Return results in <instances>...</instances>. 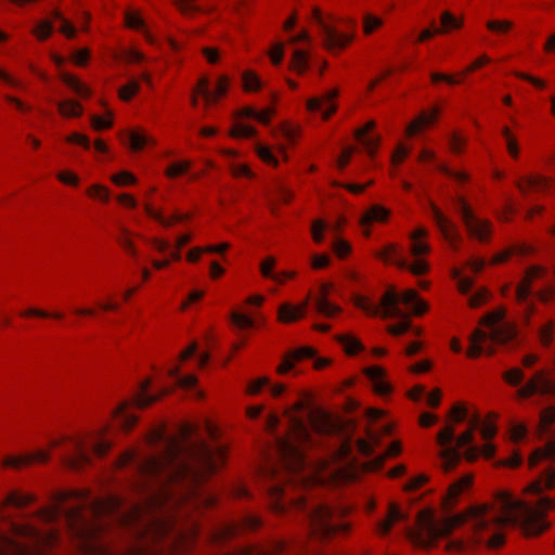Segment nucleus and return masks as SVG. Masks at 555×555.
Instances as JSON below:
<instances>
[{
  "instance_id": "obj_50",
  "label": "nucleus",
  "mask_w": 555,
  "mask_h": 555,
  "mask_svg": "<svg viewBox=\"0 0 555 555\" xmlns=\"http://www.w3.org/2000/svg\"><path fill=\"white\" fill-rule=\"evenodd\" d=\"M337 339L343 344L345 351L349 354H354L362 347L359 340L348 335L338 336Z\"/></svg>"
},
{
  "instance_id": "obj_46",
  "label": "nucleus",
  "mask_w": 555,
  "mask_h": 555,
  "mask_svg": "<svg viewBox=\"0 0 555 555\" xmlns=\"http://www.w3.org/2000/svg\"><path fill=\"white\" fill-rule=\"evenodd\" d=\"M554 332H555V323L553 321H548L543 326L539 328V338L541 344L548 348L554 338Z\"/></svg>"
},
{
  "instance_id": "obj_49",
  "label": "nucleus",
  "mask_w": 555,
  "mask_h": 555,
  "mask_svg": "<svg viewBox=\"0 0 555 555\" xmlns=\"http://www.w3.org/2000/svg\"><path fill=\"white\" fill-rule=\"evenodd\" d=\"M87 194L104 203L109 201V190L101 184H93L87 190Z\"/></svg>"
},
{
  "instance_id": "obj_39",
  "label": "nucleus",
  "mask_w": 555,
  "mask_h": 555,
  "mask_svg": "<svg viewBox=\"0 0 555 555\" xmlns=\"http://www.w3.org/2000/svg\"><path fill=\"white\" fill-rule=\"evenodd\" d=\"M62 81L70 88L76 94L88 98L91 94L90 89L80 82L76 77L69 74L62 75Z\"/></svg>"
},
{
  "instance_id": "obj_41",
  "label": "nucleus",
  "mask_w": 555,
  "mask_h": 555,
  "mask_svg": "<svg viewBox=\"0 0 555 555\" xmlns=\"http://www.w3.org/2000/svg\"><path fill=\"white\" fill-rule=\"evenodd\" d=\"M117 467L130 473L137 472L139 469V462L135 453L133 451L124 452L117 461Z\"/></svg>"
},
{
  "instance_id": "obj_7",
  "label": "nucleus",
  "mask_w": 555,
  "mask_h": 555,
  "mask_svg": "<svg viewBox=\"0 0 555 555\" xmlns=\"http://www.w3.org/2000/svg\"><path fill=\"white\" fill-rule=\"evenodd\" d=\"M112 442L105 437L104 430L86 434L69 439L62 454V462L70 469L79 470L90 464L91 455L103 456Z\"/></svg>"
},
{
  "instance_id": "obj_6",
  "label": "nucleus",
  "mask_w": 555,
  "mask_h": 555,
  "mask_svg": "<svg viewBox=\"0 0 555 555\" xmlns=\"http://www.w3.org/2000/svg\"><path fill=\"white\" fill-rule=\"evenodd\" d=\"M504 318L505 310L503 308L496 309L482 317L480 323L488 326L490 333L479 328L474 331L470 336V346L467 350L468 357L477 358L483 352L492 354L493 347L492 345H488V341L491 344L506 345L516 339V326L513 323L506 322Z\"/></svg>"
},
{
  "instance_id": "obj_13",
  "label": "nucleus",
  "mask_w": 555,
  "mask_h": 555,
  "mask_svg": "<svg viewBox=\"0 0 555 555\" xmlns=\"http://www.w3.org/2000/svg\"><path fill=\"white\" fill-rule=\"evenodd\" d=\"M537 392L555 396V383L546 377L543 371L537 372L531 379L517 390L520 398H529Z\"/></svg>"
},
{
  "instance_id": "obj_25",
  "label": "nucleus",
  "mask_w": 555,
  "mask_h": 555,
  "mask_svg": "<svg viewBox=\"0 0 555 555\" xmlns=\"http://www.w3.org/2000/svg\"><path fill=\"white\" fill-rule=\"evenodd\" d=\"M321 295L314 300L315 310L327 318L334 317L341 311L340 307L333 305L327 299L328 285L323 284L321 286Z\"/></svg>"
},
{
  "instance_id": "obj_62",
  "label": "nucleus",
  "mask_w": 555,
  "mask_h": 555,
  "mask_svg": "<svg viewBox=\"0 0 555 555\" xmlns=\"http://www.w3.org/2000/svg\"><path fill=\"white\" fill-rule=\"evenodd\" d=\"M325 227H326V224L322 220H315L312 222L311 234H312V238L315 243L320 244L323 242V238H324L323 231L325 230Z\"/></svg>"
},
{
  "instance_id": "obj_52",
  "label": "nucleus",
  "mask_w": 555,
  "mask_h": 555,
  "mask_svg": "<svg viewBox=\"0 0 555 555\" xmlns=\"http://www.w3.org/2000/svg\"><path fill=\"white\" fill-rule=\"evenodd\" d=\"M275 264V259L273 257H269L263 260L260 264L261 274L264 278L272 279L278 282H282L281 278L273 272V267Z\"/></svg>"
},
{
  "instance_id": "obj_43",
  "label": "nucleus",
  "mask_w": 555,
  "mask_h": 555,
  "mask_svg": "<svg viewBox=\"0 0 555 555\" xmlns=\"http://www.w3.org/2000/svg\"><path fill=\"white\" fill-rule=\"evenodd\" d=\"M57 107L64 117H77L82 114L81 105L73 100L61 101L57 103Z\"/></svg>"
},
{
  "instance_id": "obj_60",
  "label": "nucleus",
  "mask_w": 555,
  "mask_h": 555,
  "mask_svg": "<svg viewBox=\"0 0 555 555\" xmlns=\"http://www.w3.org/2000/svg\"><path fill=\"white\" fill-rule=\"evenodd\" d=\"M383 21L372 14H365L363 18V28L365 34H371L374 29L382 26Z\"/></svg>"
},
{
  "instance_id": "obj_63",
  "label": "nucleus",
  "mask_w": 555,
  "mask_h": 555,
  "mask_svg": "<svg viewBox=\"0 0 555 555\" xmlns=\"http://www.w3.org/2000/svg\"><path fill=\"white\" fill-rule=\"evenodd\" d=\"M178 5L184 14H194L203 10L196 0H180Z\"/></svg>"
},
{
  "instance_id": "obj_36",
  "label": "nucleus",
  "mask_w": 555,
  "mask_h": 555,
  "mask_svg": "<svg viewBox=\"0 0 555 555\" xmlns=\"http://www.w3.org/2000/svg\"><path fill=\"white\" fill-rule=\"evenodd\" d=\"M378 440H379V438L375 433L367 430V439H363V438L357 439L356 446H357L358 451L362 455L369 456L373 453L374 446L378 443Z\"/></svg>"
},
{
  "instance_id": "obj_48",
  "label": "nucleus",
  "mask_w": 555,
  "mask_h": 555,
  "mask_svg": "<svg viewBox=\"0 0 555 555\" xmlns=\"http://www.w3.org/2000/svg\"><path fill=\"white\" fill-rule=\"evenodd\" d=\"M242 79L246 91H257L261 88L260 78L253 72H244Z\"/></svg>"
},
{
  "instance_id": "obj_28",
  "label": "nucleus",
  "mask_w": 555,
  "mask_h": 555,
  "mask_svg": "<svg viewBox=\"0 0 555 555\" xmlns=\"http://www.w3.org/2000/svg\"><path fill=\"white\" fill-rule=\"evenodd\" d=\"M144 208L146 214L157 220L164 227H170L175 222H181L188 220L190 216L188 214H175L170 218L163 216L158 210L154 209L150 203H143L141 201V209Z\"/></svg>"
},
{
  "instance_id": "obj_30",
  "label": "nucleus",
  "mask_w": 555,
  "mask_h": 555,
  "mask_svg": "<svg viewBox=\"0 0 555 555\" xmlns=\"http://www.w3.org/2000/svg\"><path fill=\"white\" fill-rule=\"evenodd\" d=\"M551 181L545 177H528L518 182V189L522 194H527L529 191L542 192L550 188Z\"/></svg>"
},
{
  "instance_id": "obj_4",
  "label": "nucleus",
  "mask_w": 555,
  "mask_h": 555,
  "mask_svg": "<svg viewBox=\"0 0 555 555\" xmlns=\"http://www.w3.org/2000/svg\"><path fill=\"white\" fill-rule=\"evenodd\" d=\"M135 514L137 509L118 495L95 498L85 491H73L61 494L52 507L42 508L39 517L47 522L64 517L73 530L87 538L104 527L101 522L91 524V518L95 520L107 517L120 526L130 528L133 526Z\"/></svg>"
},
{
  "instance_id": "obj_14",
  "label": "nucleus",
  "mask_w": 555,
  "mask_h": 555,
  "mask_svg": "<svg viewBox=\"0 0 555 555\" xmlns=\"http://www.w3.org/2000/svg\"><path fill=\"white\" fill-rule=\"evenodd\" d=\"M338 96V90L333 89L321 96L311 98L307 101L306 107L311 113H320L323 119H328L336 112L334 100Z\"/></svg>"
},
{
  "instance_id": "obj_19",
  "label": "nucleus",
  "mask_w": 555,
  "mask_h": 555,
  "mask_svg": "<svg viewBox=\"0 0 555 555\" xmlns=\"http://www.w3.org/2000/svg\"><path fill=\"white\" fill-rule=\"evenodd\" d=\"M473 485V476L464 475L448 488V492L443 499L444 508L451 509L459 501L460 496L468 490Z\"/></svg>"
},
{
  "instance_id": "obj_51",
  "label": "nucleus",
  "mask_w": 555,
  "mask_h": 555,
  "mask_svg": "<svg viewBox=\"0 0 555 555\" xmlns=\"http://www.w3.org/2000/svg\"><path fill=\"white\" fill-rule=\"evenodd\" d=\"M111 180L118 186H126L130 184H134L137 182V178L130 173L129 171L122 170L116 175L111 177Z\"/></svg>"
},
{
  "instance_id": "obj_22",
  "label": "nucleus",
  "mask_w": 555,
  "mask_h": 555,
  "mask_svg": "<svg viewBox=\"0 0 555 555\" xmlns=\"http://www.w3.org/2000/svg\"><path fill=\"white\" fill-rule=\"evenodd\" d=\"M49 459L47 451L39 450L35 453H29L21 456H7L2 460V466L20 468L23 465H28L33 462H46Z\"/></svg>"
},
{
  "instance_id": "obj_35",
  "label": "nucleus",
  "mask_w": 555,
  "mask_h": 555,
  "mask_svg": "<svg viewBox=\"0 0 555 555\" xmlns=\"http://www.w3.org/2000/svg\"><path fill=\"white\" fill-rule=\"evenodd\" d=\"M35 501L33 494H22L18 492L9 493L5 499L1 502V507L12 505L15 507H24Z\"/></svg>"
},
{
  "instance_id": "obj_21",
  "label": "nucleus",
  "mask_w": 555,
  "mask_h": 555,
  "mask_svg": "<svg viewBox=\"0 0 555 555\" xmlns=\"http://www.w3.org/2000/svg\"><path fill=\"white\" fill-rule=\"evenodd\" d=\"M308 307V300H305L298 306H294L289 302L282 304L278 310L279 321L283 323L295 322L306 315Z\"/></svg>"
},
{
  "instance_id": "obj_47",
  "label": "nucleus",
  "mask_w": 555,
  "mask_h": 555,
  "mask_svg": "<svg viewBox=\"0 0 555 555\" xmlns=\"http://www.w3.org/2000/svg\"><path fill=\"white\" fill-rule=\"evenodd\" d=\"M118 243L120 244V246L130 255L134 256L135 255V247H134V243L131 238V234L129 233V231L122 227V225H119V235H118Z\"/></svg>"
},
{
  "instance_id": "obj_5",
  "label": "nucleus",
  "mask_w": 555,
  "mask_h": 555,
  "mask_svg": "<svg viewBox=\"0 0 555 555\" xmlns=\"http://www.w3.org/2000/svg\"><path fill=\"white\" fill-rule=\"evenodd\" d=\"M353 302L370 315H380L384 319H399L400 322L398 324L387 327L388 333L393 336L402 335L411 328L409 314L399 307V304L404 305L414 315H421L427 310V305L418 297L414 289H408L402 294H398L395 289H388L379 305L371 302L369 298L361 295H356Z\"/></svg>"
},
{
  "instance_id": "obj_45",
  "label": "nucleus",
  "mask_w": 555,
  "mask_h": 555,
  "mask_svg": "<svg viewBox=\"0 0 555 555\" xmlns=\"http://www.w3.org/2000/svg\"><path fill=\"white\" fill-rule=\"evenodd\" d=\"M171 377L175 378L176 384L185 389H192L196 386L197 379L193 375L180 376L179 369L172 367L169 371Z\"/></svg>"
},
{
  "instance_id": "obj_17",
  "label": "nucleus",
  "mask_w": 555,
  "mask_h": 555,
  "mask_svg": "<svg viewBox=\"0 0 555 555\" xmlns=\"http://www.w3.org/2000/svg\"><path fill=\"white\" fill-rule=\"evenodd\" d=\"M229 87V79L227 76H221L218 79V82L214 90L209 88V79L207 77H202L198 80V86L195 93H199L205 99L206 104L215 103L218 101L220 96H223Z\"/></svg>"
},
{
  "instance_id": "obj_55",
  "label": "nucleus",
  "mask_w": 555,
  "mask_h": 555,
  "mask_svg": "<svg viewBox=\"0 0 555 555\" xmlns=\"http://www.w3.org/2000/svg\"><path fill=\"white\" fill-rule=\"evenodd\" d=\"M231 134L235 138H251L256 135V129L249 125L236 124Z\"/></svg>"
},
{
  "instance_id": "obj_61",
  "label": "nucleus",
  "mask_w": 555,
  "mask_h": 555,
  "mask_svg": "<svg viewBox=\"0 0 555 555\" xmlns=\"http://www.w3.org/2000/svg\"><path fill=\"white\" fill-rule=\"evenodd\" d=\"M488 298H489V292L487 289L482 288V289H479L474 295L469 296L468 305L472 308H477V307L481 306L482 304H485Z\"/></svg>"
},
{
  "instance_id": "obj_2",
  "label": "nucleus",
  "mask_w": 555,
  "mask_h": 555,
  "mask_svg": "<svg viewBox=\"0 0 555 555\" xmlns=\"http://www.w3.org/2000/svg\"><path fill=\"white\" fill-rule=\"evenodd\" d=\"M304 410V403L294 404L293 411H287L288 433L287 436L274 434L280 418L276 414L270 413L266 417V430L272 435L271 453L268 462L262 468L264 478H278V482L269 486L268 492L271 496V508L275 513H284L289 504L301 511L309 521L312 534L326 539L333 534L346 531L347 525L335 520V512L325 504H310L305 498L289 499L286 493V482L294 486L309 487L318 481L314 470L306 459L300 444L310 441V431L307 420L311 423L312 412L306 416L297 413Z\"/></svg>"
},
{
  "instance_id": "obj_31",
  "label": "nucleus",
  "mask_w": 555,
  "mask_h": 555,
  "mask_svg": "<svg viewBox=\"0 0 555 555\" xmlns=\"http://www.w3.org/2000/svg\"><path fill=\"white\" fill-rule=\"evenodd\" d=\"M141 409L147 406L165 395L164 389H153L151 380L141 377Z\"/></svg>"
},
{
  "instance_id": "obj_32",
  "label": "nucleus",
  "mask_w": 555,
  "mask_h": 555,
  "mask_svg": "<svg viewBox=\"0 0 555 555\" xmlns=\"http://www.w3.org/2000/svg\"><path fill=\"white\" fill-rule=\"evenodd\" d=\"M438 114L439 111L437 108L433 109L430 113L423 112L408 126L406 131L409 135H413L423 127L434 124L438 117Z\"/></svg>"
},
{
  "instance_id": "obj_56",
  "label": "nucleus",
  "mask_w": 555,
  "mask_h": 555,
  "mask_svg": "<svg viewBox=\"0 0 555 555\" xmlns=\"http://www.w3.org/2000/svg\"><path fill=\"white\" fill-rule=\"evenodd\" d=\"M441 24H442V27H443L442 29H440L441 33L447 31L449 29L460 28L461 27V21H459L450 12H443L441 14Z\"/></svg>"
},
{
  "instance_id": "obj_26",
  "label": "nucleus",
  "mask_w": 555,
  "mask_h": 555,
  "mask_svg": "<svg viewBox=\"0 0 555 555\" xmlns=\"http://www.w3.org/2000/svg\"><path fill=\"white\" fill-rule=\"evenodd\" d=\"M137 422L135 415L127 403L118 405L114 412V424L122 430L131 429Z\"/></svg>"
},
{
  "instance_id": "obj_10",
  "label": "nucleus",
  "mask_w": 555,
  "mask_h": 555,
  "mask_svg": "<svg viewBox=\"0 0 555 555\" xmlns=\"http://www.w3.org/2000/svg\"><path fill=\"white\" fill-rule=\"evenodd\" d=\"M312 18L319 25L323 35V44L330 51H338L345 49L353 39L352 35L339 33L335 27L330 25L323 17L320 9L312 10Z\"/></svg>"
},
{
  "instance_id": "obj_34",
  "label": "nucleus",
  "mask_w": 555,
  "mask_h": 555,
  "mask_svg": "<svg viewBox=\"0 0 555 555\" xmlns=\"http://www.w3.org/2000/svg\"><path fill=\"white\" fill-rule=\"evenodd\" d=\"M542 460H555V440H550L543 448L537 449L529 462L531 466H534Z\"/></svg>"
},
{
  "instance_id": "obj_12",
  "label": "nucleus",
  "mask_w": 555,
  "mask_h": 555,
  "mask_svg": "<svg viewBox=\"0 0 555 555\" xmlns=\"http://www.w3.org/2000/svg\"><path fill=\"white\" fill-rule=\"evenodd\" d=\"M60 21V31L63 33L67 38L72 39L76 35V28L69 23L66 18H64L59 11H53L52 18L40 22L33 30V33L37 36L39 40H46L50 37L54 29L53 22Z\"/></svg>"
},
{
  "instance_id": "obj_44",
  "label": "nucleus",
  "mask_w": 555,
  "mask_h": 555,
  "mask_svg": "<svg viewBox=\"0 0 555 555\" xmlns=\"http://www.w3.org/2000/svg\"><path fill=\"white\" fill-rule=\"evenodd\" d=\"M191 238H192V236L190 234H182L177 237L175 247H170V245L168 243L162 242L159 248L160 249L170 248L171 257L173 259H179L180 258V248L183 247L184 245L189 244Z\"/></svg>"
},
{
  "instance_id": "obj_53",
  "label": "nucleus",
  "mask_w": 555,
  "mask_h": 555,
  "mask_svg": "<svg viewBox=\"0 0 555 555\" xmlns=\"http://www.w3.org/2000/svg\"><path fill=\"white\" fill-rule=\"evenodd\" d=\"M275 264V259L273 257H269L263 260L260 264L261 274L264 278L272 279L278 282H282L281 278L273 272V267Z\"/></svg>"
},
{
  "instance_id": "obj_27",
  "label": "nucleus",
  "mask_w": 555,
  "mask_h": 555,
  "mask_svg": "<svg viewBox=\"0 0 555 555\" xmlns=\"http://www.w3.org/2000/svg\"><path fill=\"white\" fill-rule=\"evenodd\" d=\"M263 387H269V390L273 397L281 396L285 390V385L275 384L271 385L270 379L268 377H259L257 379L251 380L247 386V392L249 395H257L261 391Z\"/></svg>"
},
{
  "instance_id": "obj_54",
  "label": "nucleus",
  "mask_w": 555,
  "mask_h": 555,
  "mask_svg": "<svg viewBox=\"0 0 555 555\" xmlns=\"http://www.w3.org/2000/svg\"><path fill=\"white\" fill-rule=\"evenodd\" d=\"M524 372L518 367L511 369L503 374L504 380L512 386L519 385L524 380Z\"/></svg>"
},
{
  "instance_id": "obj_23",
  "label": "nucleus",
  "mask_w": 555,
  "mask_h": 555,
  "mask_svg": "<svg viewBox=\"0 0 555 555\" xmlns=\"http://www.w3.org/2000/svg\"><path fill=\"white\" fill-rule=\"evenodd\" d=\"M367 378L371 380L374 390L378 395H388L391 386L385 380V371L379 366H371L365 370Z\"/></svg>"
},
{
  "instance_id": "obj_9",
  "label": "nucleus",
  "mask_w": 555,
  "mask_h": 555,
  "mask_svg": "<svg viewBox=\"0 0 555 555\" xmlns=\"http://www.w3.org/2000/svg\"><path fill=\"white\" fill-rule=\"evenodd\" d=\"M411 254L416 258L413 263H410L402 255L399 254L396 244H388L379 253L378 257L385 262H391L401 269L409 270L415 275L425 274L428 270L427 262L420 258V256L429 253L430 247L427 243L422 241H411Z\"/></svg>"
},
{
  "instance_id": "obj_40",
  "label": "nucleus",
  "mask_w": 555,
  "mask_h": 555,
  "mask_svg": "<svg viewBox=\"0 0 555 555\" xmlns=\"http://www.w3.org/2000/svg\"><path fill=\"white\" fill-rule=\"evenodd\" d=\"M532 251V248L527 245H517L514 246L505 251L499 253L495 256H493L492 262L493 263H501L506 261L512 255H519L525 256Z\"/></svg>"
},
{
  "instance_id": "obj_64",
  "label": "nucleus",
  "mask_w": 555,
  "mask_h": 555,
  "mask_svg": "<svg viewBox=\"0 0 555 555\" xmlns=\"http://www.w3.org/2000/svg\"><path fill=\"white\" fill-rule=\"evenodd\" d=\"M540 422L546 430V428L555 422V406H550L541 411Z\"/></svg>"
},
{
  "instance_id": "obj_37",
  "label": "nucleus",
  "mask_w": 555,
  "mask_h": 555,
  "mask_svg": "<svg viewBox=\"0 0 555 555\" xmlns=\"http://www.w3.org/2000/svg\"><path fill=\"white\" fill-rule=\"evenodd\" d=\"M309 67V53L305 50L295 49L292 57V69L304 74Z\"/></svg>"
},
{
  "instance_id": "obj_16",
  "label": "nucleus",
  "mask_w": 555,
  "mask_h": 555,
  "mask_svg": "<svg viewBox=\"0 0 555 555\" xmlns=\"http://www.w3.org/2000/svg\"><path fill=\"white\" fill-rule=\"evenodd\" d=\"M543 274V269L537 266L527 269L522 282L516 287L515 294L519 305L524 306L526 314L531 312V301L529 300L531 282Z\"/></svg>"
},
{
  "instance_id": "obj_33",
  "label": "nucleus",
  "mask_w": 555,
  "mask_h": 555,
  "mask_svg": "<svg viewBox=\"0 0 555 555\" xmlns=\"http://www.w3.org/2000/svg\"><path fill=\"white\" fill-rule=\"evenodd\" d=\"M389 210L380 205H373L361 218L363 227L370 225L373 221H385L389 216Z\"/></svg>"
},
{
  "instance_id": "obj_38",
  "label": "nucleus",
  "mask_w": 555,
  "mask_h": 555,
  "mask_svg": "<svg viewBox=\"0 0 555 555\" xmlns=\"http://www.w3.org/2000/svg\"><path fill=\"white\" fill-rule=\"evenodd\" d=\"M494 446L492 443H486L483 444L482 447H478V446H470L468 449H466L465 451V457L467 461H474L476 460L479 455H483L485 457H492L494 455Z\"/></svg>"
},
{
  "instance_id": "obj_29",
  "label": "nucleus",
  "mask_w": 555,
  "mask_h": 555,
  "mask_svg": "<svg viewBox=\"0 0 555 555\" xmlns=\"http://www.w3.org/2000/svg\"><path fill=\"white\" fill-rule=\"evenodd\" d=\"M555 487V467L548 466L540 478L529 486V491L540 494L542 491Z\"/></svg>"
},
{
  "instance_id": "obj_1",
  "label": "nucleus",
  "mask_w": 555,
  "mask_h": 555,
  "mask_svg": "<svg viewBox=\"0 0 555 555\" xmlns=\"http://www.w3.org/2000/svg\"><path fill=\"white\" fill-rule=\"evenodd\" d=\"M190 428L183 429L182 438L155 433L160 444L154 459L141 455V555L147 552L143 540H168L169 544H188L197 531L185 533L176 527L171 508L197 492L199 482L223 464L225 450L222 446H209L204 441H191Z\"/></svg>"
},
{
  "instance_id": "obj_3",
  "label": "nucleus",
  "mask_w": 555,
  "mask_h": 555,
  "mask_svg": "<svg viewBox=\"0 0 555 555\" xmlns=\"http://www.w3.org/2000/svg\"><path fill=\"white\" fill-rule=\"evenodd\" d=\"M416 524L420 533L412 528H406L405 531L418 545L427 546L421 534L435 540L464 525L476 542L483 543L489 548H498L504 544L508 527H517L526 535L533 537L542 533L548 526L541 511L505 491L496 493L492 503L470 506L465 513L447 516L442 520H437L429 512H421L416 516Z\"/></svg>"
},
{
  "instance_id": "obj_58",
  "label": "nucleus",
  "mask_w": 555,
  "mask_h": 555,
  "mask_svg": "<svg viewBox=\"0 0 555 555\" xmlns=\"http://www.w3.org/2000/svg\"><path fill=\"white\" fill-rule=\"evenodd\" d=\"M400 451H401V446H400V443H399V442H397V441L392 442V443L389 446V448H388V450H387L386 454H384V455H378V456H376V457L374 459V463H373L374 467H375V468H377V467L382 466V465H383V463H384V461H385V459H386L387 456H395V455L399 454V453H400Z\"/></svg>"
},
{
  "instance_id": "obj_42",
  "label": "nucleus",
  "mask_w": 555,
  "mask_h": 555,
  "mask_svg": "<svg viewBox=\"0 0 555 555\" xmlns=\"http://www.w3.org/2000/svg\"><path fill=\"white\" fill-rule=\"evenodd\" d=\"M274 114V111L273 108H267V109H263V111H256L255 108L253 107H245L242 109V113L241 115L243 117H247V118H254L256 119L257 121L261 122V124H269L271 117L273 116Z\"/></svg>"
},
{
  "instance_id": "obj_8",
  "label": "nucleus",
  "mask_w": 555,
  "mask_h": 555,
  "mask_svg": "<svg viewBox=\"0 0 555 555\" xmlns=\"http://www.w3.org/2000/svg\"><path fill=\"white\" fill-rule=\"evenodd\" d=\"M479 425L480 417L475 415L469 420V429L459 437H455L454 428L452 426H447L439 431L437 442L442 448L439 456L441 459V467L446 473L452 470L461 461L463 454L460 449L465 447L468 449L470 446H474L473 433L479 427Z\"/></svg>"
},
{
  "instance_id": "obj_24",
  "label": "nucleus",
  "mask_w": 555,
  "mask_h": 555,
  "mask_svg": "<svg viewBox=\"0 0 555 555\" xmlns=\"http://www.w3.org/2000/svg\"><path fill=\"white\" fill-rule=\"evenodd\" d=\"M406 519V515L399 508L398 505L391 503L388 508L387 517L377 524V530L380 534H387L396 522Z\"/></svg>"
},
{
  "instance_id": "obj_57",
  "label": "nucleus",
  "mask_w": 555,
  "mask_h": 555,
  "mask_svg": "<svg viewBox=\"0 0 555 555\" xmlns=\"http://www.w3.org/2000/svg\"><path fill=\"white\" fill-rule=\"evenodd\" d=\"M361 144L364 146V149L367 151V154L373 157L375 152H376V149L379 144V138L376 137V135H373V137H367L364 135L362 138H357Z\"/></svg>"
},
{
  "instance_id": "obj_20",
  "label": "nucleus",
  "mask_w": 555,
  "mask_h": 555,
  "mask_svg": "<svg viewBox=\"0 0 555 555\" xmlns=\"http://www.w3.org/2000/svg\"><path fill=\"white\" fill-rule=\"evenodd\" d=\"M261 525L260 519L255 515H246L242 519L241 524H229L225 525L217 533L218 539H228L235 535L241 529H257Z\"/></svg>"
},
{
  "instance_id": "obj_15",
  "label": "nucleus",
  "mask_w": 555,
  "mask_h": 555,
  "mask_svg": "<svg viewBox=\"0 0 555 555\" xmlns=\"http://www.w3.org/2000/svg\"><path fill=\"white\" fill-rule=\"evenodd\" d=\"M429 205L433 218L441 234L453 248H456V245L462 240L456 225L449 220L434 203H429Z\"/></svg>"
},
{
  "instance_id": "obj_59",
  "label": "nucleus",
  "mask_w": 555,
  "mask_h": 555,
  "mask_svg": "<svg viewBox=\"0 0 555 555\" xmlns=\"http://www.w3.org/2000/svg\"><path fill=\"white\" fill-rule=\"evenodd\" d=\"M502 134L505 138L506 141V147L512 157L518 156V145L514 137L512 135L509 129L507 127H504L502 129Z\"/></svg>"
},
{
  "instance_id": "obj_11",
  "label": "nucleus",
  "mask_w": 555,
  "mask_h": 555,
  "mask_svg": "<svg viewBox=\"0 0 555 555\" xmlns=\"http://www.w3.org/2000/svg\"><path fill=\"white\" fill-rule=\"evenodd\" d=\"M455 205L468 233L480 242L487 241L490 234V222L477 218L464 197H456Z\"/></svg>"
},
{
  "instance_id": "obj_18",
  "label": "nucleus",
  "mask_w": 555,
  "mask_h": 555,
  "mask_svg": "<svg viewBox=\"0 0 555 555\" xmlns=\"http://www.w3.org/2000/svg\"><path fill=\"white\" fill-rule=\"evenodd\" d=\"M314 354V349L308 346L291 350L283 357L281 364L276 367V372L281 375L287 374L295 367L296 362L313 358Z\"/></svg>"
}]
</instances>
